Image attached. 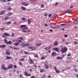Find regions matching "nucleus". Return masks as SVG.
<instances>
[{"label": "nucleus", "mask_w": 78, "mask_h": 78, "mask_svg": "<svg viewBox=\"0 0 78 78\" xmlns=\"http://www.w3.org/2000/svg\"><path fill=\"white\" fill-rule=\"evenodd\" d=\"M34 57L35 58H38V55H36L34 56Z\"/></svg>", "instance_id": "57"}, {"label": "nucleus", "mask_w": 78, "mask_h": 78, "mask_svg": "<svg viewBox=\"0 0 78 78\" xmlns=\"http://www.w3.org/2000/svg\"><path fill=\"white\" fill-rule=\"evenodd\" d=\"M0 1L2 2H6V0H0Z\"/></svg>", "instance_id": "40"}, {"label": "nucleus", "mask_w": 78, "mask_h": 78, "mask_svg": "<svg viewBox=\"0 0 78 78\" xmlns=\"http://www.w3.org/2000/svg\"><path fill=\"white\" fill-rule=\"evenodd\" d=\"M42 44H37L36 46V47H38V46H41V45H42Z\"/></svg>", "instance_id": "31"}, {"label": "nucleus", "mask_w": 78, "mask_h": 78, "mask_svg": "<svg viewBox=\"0 0 78 78\" xmlns=\"http://www.w3.org/2000/svg\"><path fill=\"white\" fill-rule=\"evenodd\" d=\"M41 8H44V5L43 4L41 5Z\"/></svg>", "instance_id": "33"}, {"label": "nucleus", "mask_w": 78, "mask_h": 78, "mask_svg": "<svg viewBox=\"0 0 78 78\" xmlns=\"http://www.w3.org/2000/svg\"><path fill=\"white\" fill-rule=\"evenodd\" d=\"M45 66L46 67V69H48V68H49V66H48V65H45Z\"/></svg>", "instance_id": "30"}, {"label": "nucleus", "mask_w": 78, "mask_h": 78, "mask_svg": "<svg viewBox=\"0 0 78 78\" xmlns=\"http://www.w3.org/2000/svg\"><path fill=\"white\" fill-rule=\"evenodd\" d=\"M51 28H58V27H54L52 26H51Z\"/></svg>", "instance_id": "44"}, {"label": "nucleus", "mask_w": 78, "mask_h": 78, "mask_svg": "<svg viewBox=\"0 0 78 78\" xmlns=\"http://www.w3.org/2000/svg\"><path fill=\"white\" fill-rule=\"evenodd\" d=\"M68 36V35H67V34H65L64 36V37H67Z\"/></svg>", "instance_id": "48"}, {"label": "nucleus", "mask_w": 78, "mask_h": 78, "mask_svg": "<svg viewBox=\"0 0 78 78\" xmlns=\"http://www.w3.org/2000/svg\"><path fill=\"white\" fill-rule=\"evenodd\" d=\"M28 46H30V44L28 43L25 44V47H28Z\"/></svg>", "instance_id": "27"}, {"label": "nucleus", "mask_w": 78, "mask_h": 78, "mask_svg": "<svg viewBox=\"0 0 78 78\" xmlns=\"http://www.w3.org/2000/svg\"><path fill=\"white\" fill-rule=\"evenodd\" d=\"M74 44H75L76 45V44H78V43L76 41H75L74 42Z\"/></svg>", "instance_id": "58"}, {"label": "nucleus", "mask_w": 78, "mask_h": 78, "mask_svg": "<svg viewBox=\"0 0 78 78\" xmlns=\"http://www.w3.org/2000/svg\"><path fill=\"white\" fill-rule=\"evenodd\" d=\"M1 67L2 70H7V68L5 67V65L2 64L1 65Z\"/></svg>", "instance_id": "2"}, {"label": "nucleus", "mask_w": 78, "mask_h": 78, "mask_svg": "<svg viewBox=\"0 0 78 78\" xmlns=\"http://www.w3.org/2000/svg\"><path fill=\"white\" fill-rule=\"evenodd\" d=\"M22 32H25V33H27V31H26V30H22Z\"/></svg>", "instance_id": "60"}, {"label": "nucleus", "mask_w": 78, "mask_h": 78, "mask_svg": "<svg viewBox=\"0 0 78 78\" xmlns=\"http://www.w3.org/2000/svg\"><path fill=\"white\" fill-rule=\"evenodd\" d=\"M29 5V3H26L25 4V6H27Z\"/></svg>", "instance_id": "42"}, {"label": "nucleus", "mask_w": 78, "mask_h": 78, "mask_svg": "<svg viewBox=\"0 0 78 78\" xmlns=\"http://www.w3.org/2000/svg\"><path fill=\"white\" fill-rule=\"evenodd\" d=\"M21 9L23 11H25L26 9V8L23 6H22L21 7Z\"/></svg>", "instance_id": "13"}, {"label": "nucleus", "mask_w": 78, "mask_h": 78, "mask_svg": "<svg viewBox=\"0 0 78 78\" xmlns=\"http://www.w3.org/2000/svg\"><path fill=\"white\" fill-rule=\"evenodd\" d=\"M57 55V54L56 52L55 51H53L51 54V56H56Z\"/></svg>", "instance_id": "3"}, {"label": "nucleus", "mask_w": 78, "mask_h": 78, "mask_svg": "<svg viewBox=\"0 0 78 78\" xmlns=\"http://www.w3.org/2000/svg\"><path fill=\"white\" fill-rule=\"evenodd\" d=\"M8 9L9 11H10V10H11V7H9L8 8Z\"/></svg>", "instance_id": "46"}, {"label": "nucleus", "mask_w": 78, "mask_h": 78, "mask_svg": "<svg viewBox=\"0 0 78 78\" xmlns=\"http://www.w3.org/2000/svg\"><path fill=\"white\" fill-rule=\"evenodd\" d=\"M72 12V10H67L65 12V13H69V12Z\"/></svg>", "instance_id": "10"}, {"label": "nucleus", "mask_w": 78, "mask_h": 78, "mask_svg": "<svg viewBox=\"0 0 78 78\" xmlns=\"http://www.w3.org/2000/svg\"><path fill=\"white\" fill-rule=\"evenodd\" d=\"M49 31H50V32H53V30L51 29H49Z\"/></svg>", "instance_id": "51"}, {"label": "nucleus", "mask_w": 78, "mask_h": 78, "mask_svg": "<svg viewBox=\"0 0 78 78\" xmlns=\"http://www.w3.org/2000/svg\"><path fill=\"white\" fill-rule=\"evenodd\" d=\"M35 49H36V47H34L33 46H31V49L32 50V51H33V50H34Z\"/></svg>", "instance_id": "16"}, {"label": "nucleus", "mask_w": 78, "mask_h": 78, "mask_svg": "<svg viewBox=\"0 0 78 78\" xmlns=\"http://www.w3.org/2000/svg\"><path fill=\"white\" fill-rule=\"evenodd\" d=\"M28 25H30L31 24V22H30V19H28Z\"/></svg>", "instance_id": "18"}, {"label": "nucleus", "mask_w": 78, "mask_h": 78, "mask_svg": "<svg viewBox=\"0 0 78 78\" xmlns=\"http://www.w3.org/2000/svg\"><path fill=\"white\" fill-rule=\"evenodd\" d=\"M25 4H26L25 2H22L21 3L22 5H25Z\"/></svg>", "instance_id": "43"}, {"label": "nucleus", "mask_w": 78, "mask_h": 78, "mask_svg": "<svg viewBox=\"0 0 78 78\" xmlns=\"http://www.w3.org/2000/svg\"><path fill=\"white\" fill-rule=\"evenodd\" d=\"M46 75L44 74L42 76V78H46Z\"/></svg>", "instance_id": "28"}, {"label": "nucleus", "mask_w": 78, "mask_h": 78, "mask_svg": "<svg viewBox=\"0 0 78 78\" xmlns=\"http://www.w3.org/2000/svg\"><path fill=\"white\" fill-rule=\"evenodd\" d=\"M74 70L75 72H77V69H76L75 68L74 69Z\"/></svg>", "instance_id": "49"}, {"label": "nucleus", "mask_w": 78, "mask_h": 78, "mask_svg": "<svg viewBox=\"0 0 78 78\" xmlns=\"http://www.w3.org/2000/svg\"><path fill=\"white\" fill-rule=\"evenodd\" d=\"M54 69H55V71L56 70H58L57 69V68H56V66H55L54 68Z\"/></svg>", "instance_id": "62"}, {"label": "nucleus", "mask_w": 78, "mask_h": 78, "mask_svg": "<svg viewBox=\"0 0 78 78\" xmlns=\"http://www.w3.org/2000/svg\"><path fill=\"white\" fill-rule=\"evenodd\" d=\"M11 23V21H9L7 23V25H9Z\"/></svg>", "instance_id": "32"}, {"label": "nucleus", "mask_w": 78, "mask_h": 78, "mask_svg": "<svg viewBox=\"0 0 78 78\" xmlns=\"http://www.w3.org/2000/svg\"><path fill=\"white\" fill-rule=\"evenodd\" d=\"M58 42L57 41H55L54 43V46H56V45H58Z\"/></svg>", "instance_id": "9"}, {"label": "nucleus", "mask_w": 78, "mask_h": 78, "mask_svg": "<svg viewBox=\"0 0 78 78\" xmlns=\"http://www.w3.org/2000/svg\"><path fill=\"white\" fill-rule=\"evenodd\" d=\"M24 53L25 54H26V55H28V52H27V51H25L24 52Z\"/></svg>", "instance_id": "55"}, {"label": "nucleus", "mask_w": 78, "mask_h": 78, "mask_svg": "<svg viewBox=\"0 0 78 78\" xmlns=\"http://www.w3.org/2000/svg\"><path fill=\"white\" fill-rule=\"evenodd\" d=\"M21 20H26V18L24 17H22L21 19Z\"/></svg>", "instance_id": "36"}, {"label": "nucleus", "mask_w": 78, "mask_h": 78, "mask_svg": "<svg viewBox=\"0 0 78 78\" xmlns=\"http://www.w3.org/2000/svg\"><path fill=\"white\" fill-rule=\"evenodd\" d=\"M45 58V57L42 56L41 58V59L42 60H43Z\"/></svg>", "instance_id": "38"}, {"label": "nucleus", "mask_w": 78, "mask_h": 78, "mask_svg": "<svg viewBox=\"0 0 78 78\" xmlns=\"http://www.w3.org/2000/svg\"><path fill=\"white\" fill-rule=\"evenodd\" d=\"M57 73H60V71H59L58 70V69H57L56 71H55Z\"/></svg>", "instance_id": "34"}, {"label": "nucleus", "mask_w": 78, "mask_h": 78, "mask_svg": "<svg viewBox=\"0 0 78 78\" xmlns=\"http://www.w3.org/2000/svg\"><path fill=\"white\" fill-rule=\"evenodd\" d=\"M6 53L7 54V55H10V52L9 51H7L6 52Z\"/></svg>", "instance_id": "26"}, {"label": "nucleus", "mask_w": 78, "mask_h": 78, "mask_svg": "<svg viewBox=\"0 0 78 78\" xmlns=\"http://www.w3.org/2000/svg\"><path fill=\"white\" fill-rule=\"evenodd\" d=\"M19 65L20 66H23V64L21 62H19Z\"/></svg>", "instance_id": "37"}, {"label": "nucleus", "mask_w": 78, "mask_h": 78, "mask_svg": "<svg viewBox=\"0 0 78 78\" xmlns=\"http://www.w3.org/2000/svg\"><path fill=\"white\" fill-rule=\"evenodd\" d=\"M61 26H64V25H66V24L65 23H63L62 24L60 25Z\"/></svg>", "instance_id": "45"}, {"label": "nucleus", "mask_w": 78, "mask_h": 78, "mask_svg": "<svg viewBox=\"0 0 78 78\" xmlns=\"http://www.w3.org/2000/svg\"><path fill=\"white\" fill-rule=\"evenodd\" d=\"M25 61V58H21L20 60V61Z\"/></svg>", "instance_id": "39"}, {"label": "nucleus", "mask_w": 78, "mask_h": 78, "mask_svg": "<svg viewBox=\"0 0 78 78\" xmlns=\"http://www.w3.org/2000/svg\"><path fill=\"white\" fill-rule=\"evenodd\" d=\"M6 45H0V48H3L6 47Z\"/></svg>", "instance_id": "7"}, {"label": "nucleus", "mask_w": 78, "mask_h": 78, "mask_svg": "<svg viewBox=\"0 0 78 78\" xmlns=\"http://www.w3.org/2000/svg\"><path fill=\"white\" fill-rule=\"evenodd\" d=\"M74 23L75 24L76 23H78V20H75L74 21Z\"/></svg>", "instance_id": "24"}, {"label": "nucleus", "mask_w": 78, "mask_h": 78, "mask_svg": "<svg viewBox=\"0 0 78 78\" xmlns=\"http://www.w3.org/2000/svg\"><path fill=\"white\" fill-rule=\"evenodd\" d=\"M8 44H7V45H9H9H11V44H12V42L11 41H9L8 42Z\"/></svg>", "instance_id": "20"}, {"label": "nucleus", "mask_w": 78, "mask_h": 78, "mask_svg": "<svg viewBox=\"0 0 78 78\" xmlns=\"http://www.w3.org/2000/svg\"><path fill=\"white\" fill-rule=\"evenodd\" d=\"M3 35L6 36H9V34L8 33H4L3 34Z\"/></svg>", "instance_id": "11"}, {"label": "nucleus", "mask_w": 78, "mask_h": 78, "mask_svg": "<svg viewBox=\"0 0 78 78\" xmlns=\"http://www.w3.org/2000/svg\"><path fill=\"white\" fill-rule=\"evenodd\" d=\"M65 56H66V55H65V54H64L62 55V58H64Z\"/></svg>", "instance_id": "50"}, {"label": "nucleus", "mask_w": 78, "mask_h": 78, "mask_svg": "<svg viewBox=\"0 0 78 78\" xmlns=\"http://www.w3.org/2000/svg\"><path fill=\"white\" fill-rule=\"evenodd\" d=\"M67 51V48H65L62 49V51L64 53L66 52Z\"/></svg>", "instance_id": "1"}, {"label": "nucleus", "mask_w": 78, "mask_h": 78, "mask_svg": "<svg viewBox=\"0 0 78 78\" xmlns=\"http://www.w3.org/2000/svg\"><path fill=\"white\" fill-rule=\"evenodd\" d=\"M24 74L25 76H31V75L30 74H28L27 72L25 71L24 72Z\"/></svg>", "instance_id": "4"}, {"label": "nucleus", "mask_w": 78, "mask_h": 78, "mask_svg": "<svg viewBox=\"0 0 78 78\" xmlns=\"http://www.w3.org/2000/svg\"><path fill=\"white\" fill-rule=\"evenodd\" d=\"M20 46L22 47H25V43H23L20 44Z\"/></svg>", "instance_id": "8"}, {"label": "nucleus", "mask_w": 78, "mask_h": 78, "mask_svg": "<svg viewBox=\"0 0 78 78\" xmlns=\"http://www.w3.org/2000/svg\"><path fill=\"white\" fill-rule=\"evenodd\" d=\"M71 56V54H69L67 55V56Z\"/></svg>", "instance_id": "53"}, {"label": "nucleus", "mask_w": 78, "mask_h": 78, "mask_svg": "<svg viewBox=\"0 0 78 78\" xmlns=\"http://www.w3.org/2000/svg\"><path fill=\"white\" fill-rule=\"evenodd\" d=\"M9 18V17L7 16V17H5V20H8Z\"/></svg>", "instance_id": "41"}, {"label": "nucleus", "mask_w": 78, "mask_h": 78, "mask_svg": "<svg viewBox=\"0 0 78 78\" xmlns=\"http://www.w3.org/2000/svg\"><path fill=\"white\" fill-rule=\"evenodd\" d=\"M20 45V43L19 42H16L15 43L14 45L15 46H18Z\"/></svg>", "instance_id": "6"}, {"label": "nucleus", "mask_w": 78, "mask_h": 78, "mask_svg": "<svg viewBox=\"0 0 78 78\" xmlns=\"http://www.w3.org/2000/svg\"><path fill=\"white\" fill-rule=\"evenodd\" d=\"M4 42L6 44H8V41H7V40L6 39V38H5L4 40Z\"/></svg>", "instance_id": "14"}, {"label": "nucleus", "mask_w": 78, "mask_h": 78, "mask_svg": "<svg viewBox=\"0 0 78 78\" xmlns=\"http://www.w3.org/2000/svg\"><path fill=\"white\" fill-rule=\"evenodd\" d=\"M14 50H19V48L18 47H15L13 48Z\"/></svg>", "instance_id": "35"}, {"label": "nucleus", "mask_w": 78, "mask_h": 78, "mask_svg": "<svg viewBox=\"0 0 78 78\" xmlns=\"http://www.w3.org/2000/svg\"><path fill=\"white\" fill-rule=\"evenodd\" d=\"M13 67L15 69H17V66H16V65H14Z\"/></svg>", "instance_id": "47"}, {"label": "nucleus", "mask_w": 78, "mask_h": 78, "mask_svg": "<svg viewBox=\"0 0 78 78\" xmlns=\"http://www.w3.org/2000/svg\"><path fill=\"white\" fill-rule=\"evenodd\" d=\"M44 25L45 27H48V25H47V24L46 23H45L44 24Z\"/></svg>", "instance_id": "63"}, {"label": "nucleus", "mask_w": 78, "mask_h": 78, "mask_svg": "<svg viewBox=\"0 0 78 78\" xmlns=\"http://www.w3.org/2000/svg\"><path fill=\"white\" fill-rule=\"evenodd\" d=\"M22 74H20V78H22Z\"/></svg>", "instance_id": "64"}, {"label": "nucleus", "mask_w": 78, "mask_h": 78, "mask_svg": "<svg viewBox=\"0 0 78 78\" xmlns=\"http://www.w3.org/2000/svg\"><path fill=\"white\" fill-rule=\"evenodd\" d=\"M5 27H3V28H2L1 29V30H5Z\"/></svg>", "instance_id": "56"}, {"label": "nucleus", "mask_w": 78, "mask_h": 78, "mask_svg": "<svg viewBox=\"0 0 78 78\" xmlns=\"http://www.w3.org/2000/svg\"><path fill=\"white\" fill-rule=\"evenodd\" d=\"M14 25H17V22L16 21H14Z\"/></svg>", "instance_id": "54"}, {"label": "nucleus", "mask_w": 78, "mask_h": 78, "mask_svg": "<svg viewBox=\"0 0 78 78\" xmlns=\"http://www.w3.org/2000/svg\"><path fill=\"white\" fill-rule=\"evenodd\" d=\"M57 15L56 14H55L54 15H53L52 16V19H54V18L56 17Z\"/></svg>", "instance_id": "19"}, {"label": "nucleus", "mask_w": 78, "mask_h": 78, "mask_svg": "<svg viewBox=\"0 0 78 78\" xmlns=\"http://www.w3.org/2000/svg\"><path fill=\"white\" fill-rule=\"evenodd\" d=\"M11 36L12 37H14V34H12L11 35Z\"/></svg>", "instance_id": "59"}, {"label": "nucleus", "mask_w": 78, "mask_h": 78, "mask_svg": "<svg viewBox=\"0 0 78 78\" xmlns=\"http://www.w3.org/2000/svg\"><path fill=\"white\" fill-rule=\"evenodd\" d=\"M26 26L27 25H21V26H20V28H23V27L25 28Z\"/></svg>", "instance_id": "17"}, {"label": "nucleus", "mask_w": 78, "mask_h": 78, "mask_svg": "<svg viewBox=\"0 0 78 78\" xmlns=\"http://www.w3.org/2000/svg\"><path fill=\"white\" fill-rule=\"evenodd\" d=\"M29 60L30 61L31 64H34V62L33 61V60H32V59L30 58L29 59Z\"/></svg>", "instance_id": "12"}, {"label": "nucleus", "mask_w": 78, "mask_h": 78, "mask_svg": "<svg viewBox=\"0 0 78 78\" xmlns=\"http://www.w3.org/2000/svg\"><path fill=\"white\" fill-rule=\"evenodd\" d=\"M40 72L41 73H42V72H45V70L44 69H41L40 70Z\"/></svg>", "instance_id": "22"}, {"label": "nucleus", "mask_w": 78, "mask_h": 78, "mask_svg": "<svg viewBox=\"0 0 78 78\" xmlns=\"http://www.w3.org/2000/svg\"><path fill=\"white\" fill-rule=\"evenodd\" d=\"M62 57H61L60 56H58L57 58V59H62Z\"/></svg>", "instance_id": "23"}, {"label": "nucleus", "mask_w": 78, "mask_h": 78, "mask_svg": "<svg viewBox=\"0 0 78 78\" xmlns=\"http://www.w3.org/2000/svg\"><path fill=\"white\" fill-rule=\"evenodd\" d=\"M59 48H57V47H55V51H59Z\"/></svg>", "instance_id": "25"}, {"label": "nucleus", "mask_w": 78, "mask_h": 78, "mask_svg": "<svg viewBox=\"0 0 78 78\" xmlns=\"http://www.w3.org/2000/svg\"><path fill=\"white\" fill-rule=\"evenodd\" d=\"M11 15H12V13L11 12H9L8 13V15L9 16H11Z\"/></svg>", "instance_id": "29"}, {"label": "nucleus", "mask_w": 78, "mask_h": 78, "mask_svg": "<svg viewBox=\"0 0 78 78\" xmlns=\"http://www.w3.org/2000/svg\"><path fill=\"white\" fill-rule=\"evenodd\" d=\"M52 50H53V51H55V47L54 48H53L52 49Z\"/></svg>", "instance_id": "61"}, {"label": "nucleus", "mask_w": 78, "mask_h": 78, "mask_svg": "<svg viewBox=\"0 0 78 78\" xmlns=\"http://www.w3.org/2000/svg\"><path fill=\"white\" fill-rule=\"evenodd\" d=\"M12 67H13V66L11 64L7 68V70H9V69H12Z\"/></svg>", "instance_id": "5"}, {"label": "nucleus", "mask_w": 78, "mask_h": 78, "mask_svg": "<svg viewBox=\"0 0 78 78\" xmlns=\"http://www.w3.org/2000/svg\"><path fill=\"white\" fill-rule=\"evenodd\" d=\"M20 38L21 40H23V37H20Z\"/></svg>", "instance_id": "52"}, {"label": "nucleus", "mask_w": 78, "mask_h": 78, "mask_svg": "<svg viewBox=\"0 0 78 78\" xmlns=\"http://www.w3.org/2000/svg\"><path fill=\"white\" fill-rule=\"evenodd\" d=\"M5 11H2L1 12V13L0 14V15H3V14H5Z\"/></svg>", "instance_id": "15"}, {"label": "nucleus", "mask_w": 78, "mask_h": 78, "mask_svg": "<svg viewBox=\"0 0 78 78\" xmlns=\"http://www.w3.org/2000/svg\"><path fill=\"white\" fill-rule=\"evenodd\" d=\"M6 58V59H12V58L11 57L7 56Z\"/></svg>", "instance_id": "21"}]
</instances>
